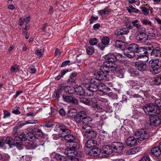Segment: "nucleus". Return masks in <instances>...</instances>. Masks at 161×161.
Returning a JSON list of instances; mask_svg holds the SVG:
<instances>
[{
  "instance_id": "1",
  "label": "nucleus",
  "mask_w": 161,
  "mask_h": 161,
  "mask_svg": "<svg viewBox=\"0 0 161 161\" xmlns=\"http://www.w3.org/2000/svg\"><path fill=\"white\" fill-rule=\"evenodd\" d=\"M117 67V64L114 62L107 61L103 62L102 66L100 67V69L105 72L107 74H109L114 72Z\"/></svg>"
},
{
  "instance_id": "2",
  "label": "nucleus",
  "mask_w": 161,
  "mask_h": 161,
  "mask_svg": "<svg viewBox=\"0 0 161 161\" xmlns=\"http://www.w3.org/2000/svg\"><path fill=\"white\" fill-rule=\"evenodd\" d=\"M150 72L153 75L158 74L159 72V69L161 66V60L158 59L152 60L149 62Z\"/></svg>"
},
{
  "instance_id": "3",
  "label": "nucleus",
  "mask_w": 161,
  "mask_h": 161,
  "mask_svg": "<svg viewBox=\"0 0 161 161\" xmlns=\"http://www.w3.org/2000/svg\"><path fill=\"white\" fill-rule=\"evenodd\" d=\"M86 79V81H87ZM100 81L96 78L91 79L90 80V83H87L86 81H85L83 83L85 87L87 89L88 91L91 92L92 93L93 92L97 91V86Z\"/></svg>"
},
{
  "instance_id": "4",
  "label": "nucleus",
  "mask_w": 161,
  "mask_h": 161,
  "mask_svg": "<svg viewBox=\"0 0 161 161\" xmlns=\"http://www.w3.org/2000/svg\"><path fill=\"white\" fill-rule=\"evenodd\" d=\"M154 105L153 103L147 104L143 107V110L146 113L149 112L157 114L160 113L161 109L159 108L155 103Z\"/></svg>"
},
{
  "instance_id": "5",
  "label": "nucleus",
  "mask_w": 161,
  "mask_h": 161,
  "mask_svg": "<svg viewBox=\"0 0 161 161\" xmlns=\"http://www.w3.org/2000/svg\"><path fill=\"white\" fill-rule=\"evenodd\" d=\"M138 45L136 44L129 45L127 47V51L124 52V55L128 57L133 58L135 56L136 51L138 48Z\"/></svg>"
},
{
  "instance_id": "6",
  "label": "nucleus",
  "mask_w": 161,
  "mask_h": 161,
  "mask_svg": "<svg viewBox=\"0 0 161 161\" xmlns=\"http://www.w3.org/2000/svg\"><path fill=\"white\" fill-rule=\"evenodd\" d=\"M149 136L148 132L142 129L136 131L134 133V136L135 137L140 141L147 139Z\"/></svg>"
},
{
  "instance_id": "7",
  "label": "nucleus",
  "mask_w": 161,
  "mask_h": 161,
  "mask_svg": "<svg viewBox=\"0 0 161 161\" xmlns=\"http://www.w3.org/2000/svg\"><path fill=\"white\" fill-rule=\"evenodd\" d=\"M58 127L60 129V131L59 135L61 137H64L68 136L70 133V131L64 125H59Z\"/></svg>"
},
{
  "instance_id": "8",
  "label": "nucleus",
  "mask_w": 161,
  "mask_h": 161,
  "mask_svg": "<svg viewBox=\"0 0 161 161\" xmlns=\"http://www.w3.org/2000/svg\"><path fill=\"white\" fill-rule=\"evenodd\" d=\"M113 151L117 153H121L123 151V145L120 142H114L111 144Z\"/></svg>"
},
{
  "instance_id": "9",
  "label": "nucleus",
  "mask_w": 161,
  "mask_h": 161,
  "mask_svg": "<svg viewBox=\"0 0 161 161\" xmlns=\"http://www.w3.org/2000/svg\"><path fill=\"white\" fill-rule=\"evenodd\" d=\"M85 132L84 134V136L88 139L94 138L96 137L97 133L96 132L92 129V128H87L86 129L84 130H83Z\"/></svg>"
},
{
  "instance_id": "10",
  "label": "nucleus",
  "mask_w": 161,
  "mask_h": 161,
  "mask_svg": "<svg viewBox=\"0 0 161 161\" xmlns=\"http://www.w3.org/2000/svg\"><path fill=\"white\" fill-rule=\"evenodd\" d=\"M111 146L108 145L103 146L102 149V154L104 157H107L113 152Z\"/></svg>"
},
{
  "instance_id": "11",
  "label": "nucleus",
  "mask_w": 161,
  "mask_h": 161,
  "mask_svg": "<svg viewBox=\"0 0 161 161\" xmlns=\"http://www.w3.org/2000/svg\"><path fill=\"white\" fill-rule=\"evenodd\" d=\"M92 120V118L89 117L84 116L83 120H82L81 124H84L82 126L81 129L82 130H84L86 129L87 128H91V126L88 124Z\"/></svg>"
},
{
  "instance_id": "12",
  "label": "nucleus",
  "mask_w": 161,
  "mask_h": 161,
  "mask_svg": "<svg viewBox=\"0 0 161 161\" xmlns=\"http://www.w3.org/2000/svg\"><path fill=\"white\" fill-rule=\"evenodd\" d=\"M70 91H69V92L70 93H74L79 96H83L85 94V91L83 88L79 86L77 87H73L72 88Z\"/></svg>"
},
{
  "instance_id": "13",
  "label": "nucleus",
  "mask_w": 161,
  "mask_h": 161,
  "mask_svg": "<svg viewBox=\"0 0 161 161\" xmlns=\"http://www.w3.org/2000/svg\"><path fill=\"white\" fill-rule=\"evenodd\" d=\"M16 140L13 139L11 137H7L6 138L5 140V142H4V140L3 139L0 140V147H2L6 143V144L9 145L10 148L12 147L13 145L14 144V142Z\"/></svg>"
},
{
  "instance_id": "14",
  "label": "nucleus",
  "mask_w": 161,
  "mask_h": 161,
  "mask_svg": "<svg viewBox=\"0 0 161 161\" xmlns=\"http://www.w3.org/2000/svg\"><path fill=\"white\" fill-rule=\"evenodd\" d=\"M107 73L105 71L101 70L95 73L94 74V77L99 81L101 80H107Z\"/></svg>"
},
{
  "instance_id": "15",
  "label": "nucleus",
  "mask_w": 161,
  "mask_h": 161,
  "mask_svg": "<svg viewBox=\"0 0 161 161\" xmlns=\"http://www.w3.org/2000/svg\"><path fill=\"white\" fill-rule=\"evenodd\" d=\"M148 36L145 32L138 33L136 37V39L139 42H145L148 39Z\"/></svg>"
},
{
  "instance_id": "16",
  "label": "nucleus",
  "mask_w": 161,
  "mask_h": 161,
  "mask_svg": "<svg viewBox=\"0 0 161 161\" xmlns=\"http://www.w3.org/2000/svg\"><path fill=\"white\" fill-rule=\"evenodd\" d=\"M63 152L64 153L65 155L67 156V158H69L73 156H76L78 155L77 151L74 150L72 149H71V147L67 148L65 150H63Z\"/></svg>"
},
{
  "instance_id": "17",
  "label": "nucleus",
  "mask_w": 161,
  "mask_h": 161,
  "mask_svg": "<svg viewBox=\"0 0 161 161\" xmlns=\"http://www.w3.org/2000/svg\"><path fill=\"white\" fill-rule=\"evenodd\" d=\"M135 67L141 71H144L147 69V64L143 62H136L135 64Z\"/></svg>"
},
{
  "instance_id": "18",
  "label": "nucleus",
  "mask_w": 161,
  "mask_h": 161,
  "mask_svg": "<svg viewBox=\"0 0 161 161\" xmlns=\"http://www.w3.org/2000/svg\"><path fill=\"white\" fill-rule=\"evenodd\" d=\"M86 116L85 112L84 111H81L78 114L74 115V119L76 122L81 124L82 120H83L84 116Z\"/></svg>"
},
{
  "instance_id": "19",
  "label": "nucleus",
  "mask_w": 161,
  "mask_h": 161,
  "mask_svg": "<svg viewBox=\"0 0 161 161\" xmlns=\"http://www.w3.org/2000/svg\"><path fill=\"white\" fill-rule=\"evenodd\" d=\"M137 138H136L134 136L129 137L125 141L126 144L127 146L132 147L136 145L137 140Z\"/></svg>"
},
{
  "instance_id": "20",
  "label": "nucleus",
  "mask_w": 161,
  "mask_h": 161,
  "mask_svg": "<svg viewBox=\"0 0 161 161\" xmlns=\"http://www.w3.org/2000/svg\"><path fill=\"white\" fill-rule=\"evenodd\" d=\"M63 100L64 101L68 103H71L77 104L78 103L77 100L75 97L71 95H63Z\"/></svg>"
},
{
  "instance_id": "21",
  "label": "nucleus",
  "mask_w": 161,
  "mask_h": 161,
  "mask_svg": "<svg viewBox=\"0 0 161 161\" xmlns=\"http://www.w3.org/2000/svg\"><path fill=\"white\" fill-rule=\"evenodd\" d=\"M150 124L154 126H157L159 125L161 122L160 119L159 117L156 114L153 116H151L150 119Z\"/></svg>"
},
{
  "instance_id": "22",
  "label": "nucleus",
  "mask_w": 161,
  "mask_h": 161,
  "mask_svg": "<svg viewBox=\"0 0 161 161\" xmlns=\"http://www.w3.org/2000/svg\"><path fill=\"white\" fill-rule=\"evenodd\" d=\"M145 48L143 47H138V48L137 49V50L136 51L135 53H137L138 54L137 55L138 56L136 58L138 59V58H147V56H145L146 53L147 52L146 51H145Z\"/></svg>"
},
{
  "instance_id": "23",
  "label": "nucleus",
  "mask_w": 161,
  "mask_h": 161,
  "mask_svg": "<svg viewBox=\"0 0 161 161\" xmlns=\"http://www.w3.org/2000/svg\"><path fill=\"white\" fill-rule=\"evenodd\" d=\"M102 43L98 44L99 47L101 50L104 49L106 47V45H108L109 43V39L108 37L105 36L103 37L102 39Z\"/></svg>"
},
{
  "instance_id": "24",
  "label": "nucleus",
  "mask_w": 161,
  "mask_h": 161,
  "mask_svg": "<svg viewBox=\"0 0 161 161\" xmlns=\"http://www.w3.org/2000/svg\"><path fill=\"white\" fill-rule=\"evenodd\" d=\"M151 56L152 58L160 57L161 56V52L158 47L155 48L151 53Z\"/></svg>"
},
{
  "instance_id": "25",
  "label": "nucleus",
  "mask_w": 161,
  "mask_h": 161,
  "mask_svg": "<svg viewBox=\"0 0 161 161\" xmlns=\"http://www.w3.org/2000/svg\"><path fill=\"white\" fill-rule=\"evenodd\" d=\"M97 144V142L95 140H88L85 143V146L86 147L90 148L96 146Z\"/></svg>"
},
{
  "instance_id": "26",
  "label": "nucleus",
  "mask_w": 161,
  "mask_h": 161,
  "mask_svg": "<svg viewBox=\"0 0 161 161\" xmlns=\"http://www.w3.org/2000/svg\"><path fill=\"white\" fill-rule=\"evenodd\" d=\"M101 151L98 148H95L91 149L89 152V155L91 156H96L100 155Z\"/></svg>"
},
{
  "instance_id": "27",
  "label": "nucleus",
  "mask_w": 161,
  "mask_h": 161,
  "mask_svg": "<svg viewBox=\"0 0 161 161\" xmlns=\"http://www.w3.org/2000/svg\"><path fill=\"white\" fill-rule=\"evenodd\" d=\"M129 32V29L127 28L123 27L117 30L115 32V33L119 35L126 34Z\"/></svg>"
},
{
  "instance_id": "28",
  "label": "nucleus",
  "mask_w": 161,
  "mask_h": 161,
  "mask_svg": "<svg viewBox=\"0 0 161 161\" xmlns=\"http://www.w3.org/2000/svg\"><path fill=\"white\" fill-rule=\"evenodd\" d=\"M142 147H134L128 150L127 154L129 155L133 154L140 151Z\"/></svg>"
},
{
  "instance_id": "29",
  "label": "nucleus",
  "mask_w": 161,
  "mask_h": 161,
  "mask_svg": "<svg viewBox=\"0 0 161 161\" xmlns=\"http://www.w3.org/2000/svg\"><path fill=\"white\" fill-rule=\"evenodd\" d=\"M53 158L58 161H64L66 159L65 156L61 155L59 154L54 153L53 154Z\"/></svg>"
},
{
  "instance_id": "30",
  "label": "nucleus",
  "mask_w": 161,
  "mask_h": 161,
  "mask_svg": "<svg viewBox=\"0 0 161 161\" xmlns=\"http://www.w3.org/2000/svg\"><path fill=\"white\" fill-rule=\"evenodd\" d=\"M151 153L152 154L156 157H159L161 154V151L158 147H153L151 149Z\"/></svg>"
},
{
  "instance_id": "31",
  "label": "nucleus",
  "mask_w": 161,
  "mask_h": 161,
  "mask_svg": "<svg viewBox=\"0 0 161 161\" xmlns=\"http://www.w3.org/2000/svg\"><path fill=\"white\" fill-rule=\"evenodd\" d=\"M32 133L35 135L36 138L37 139L39 137H42L43 136V133L41 130L38 128H35L32 130Z\"/></svg>"
},
{
  "instance_id": "32",
  "label": "nucleus",
  "mask_w": 161,
  "mask_h": 161,
  "mask_svg": "<svg viewBox=\"0 0 161 161\" xmlns=\"http://www.w3.org/2000/svg\"><path fill=\"white\" fill-rule=\"evenodd\" d=\"M76 76V73L75 72L72 73L70 75L69 79L67 80V83L69 84H71L75 83Z\"/></svg>"
},
{
  "instance_id": "33",
  "label": "nucleus",
  "mask_w": 161,
  "mask_h": 161,
  "mask_svg": "<svg viewBox=\"0 0 161 161\" xmlns=\"http://www.w3.org/2000/svg\"><path fill=\"white\" fill-rule=\"evenodd\" d=\"M69 145L71 149H72L76 151L79 149L80 147L79 143L76 142H72L70 143Z\"/></svg>"
},
{
  "instance_id": "34",
  "label": "nucleus",
  "mask_w": 161,
  "mask_h": 161,
  "mask_svg": "<svg viewBox=\"0 0 161 161\" xmlns=\"http://www.w3.org/2000/svg\"><path fill=\"white\" fill-rule=\"evenodd\" d=\"M28 140L31 142H34L36 139V137L35 135L32 133V130L31 132H29L27 134Z\"/></svg>"
},
{
  "instance_id": "35",
  "label": "nucleus",
  "mask_w": 161,
  "mask_h": 161,
  "mask_svg": "<svg viewBox=\"0 0 161 161\" xmlns=\"http://www.w3.org/2000/svg\"><path fill=\"white\" fill-rule=\"evenodd\" d=\"M99 103L101 106L106 108L108 105V102L106 99L100 98L99 99Z\"/></svg>"
},
{
  "instance_id": "36",
  "label": "nucleus",
  "mask_w": 161,
  "mask_h": 161,
  "mask_svg": "<svg viewBox=\"0 0 161 161\" xmlns=\"http://www.w3.org/2000/svg\"><path fill=\"white\" fill-rule=\"evenodd\" d=\"M143 114L142 112L138 110H135L133 112V115L132 116V118L137 119L139 117H142Z\"/></svg>"
},
{
  "instance_id": "37",
  "label": "nucleus",
  "mask_w": 161,
  "mask_h": 161,
  "mask_svg": "<svg viewBox=\"0 0 161 161\" xmlns=\"http://www.w3.org/2000/svg\"><path fill=\"white\" fill-rule=\"evenodd\" d=\"M103 58L106 59L108 60V61H112L114 62L115 61V56L113 54H108L105 55Z\"/></svg>"
},
{
  "instance_id": "38",
  "label": "nucleus",
  "mask_w": 161,
  "mask_h": 161,
  "mask_svg": "<svg viewBox=\"0 0 161 161\" xmlns=\"http://www.w3.org/2000/svg\"><path fill=\"white\" fill-rule=\"evenodd\" d=\"M126 9L130 13L132 12L135 13H139L140 11L137 9L134 8L132 5H130L129 7H127Z\"/></svg>"
},
{
  "instance_id": "39",
  "label": "nucleus",
  "mask_w": 161,
  "mask_h": 161,
  "mask_svg": "<svg viewBox=\"0 0 161 161\" xmlns=\"http://www.w3.org/2000/svg\"><path fill=\"white\" fill-rule=\"evenodd\" d=\"M27 136L25 135V134L23 133L20 135L19 136L16 137L15 140L16 141L19 139L20 141H25L28 140Z\"/></svg>"
},
{
  "instance_id": "40",
  "label": "nucleus",
  "mask_w": 161,
  "mask_h": 161,
  "mask_svg": "<svg viewBox=\"0 0 161 161\" xmlns=\"http://www.w3.org/2000/svg\"><path fill=\"white\" fill-rule=\"evenodd\" d=\"M116 69L114 70V71H116V75L120 78H122L123 76L124 71L123 70L117 67L115 68Z\"/></svg>"
},
{
  "instance_id": "41",
  "label": "nucleus",
  "mask_w": 161,
  "mask_h": 161,
  "mask_svg": "<svg viewBox=\"0 0 161 161\" xmlns=\"http://www.w3.org/2000/svg\"><path fill=\"white\" fill-rule=\"evenodd\" d=\"M128 72L131 75L134 76L139 74L138 72L137 71L136 69L134 68H130L128 69Z\"/></svg>"
},
{
  "instance_id": "42",
  "label": "nucleus",
  "mask_w": 161,
  "mask_h": 161,
  "mask_svg": "<svg viewBox=\"0 0 161 161\" xmlns=\"http://www.w3.org/2000/svg\"><path fill=\"white\" fill-rule=\"evenodd\" d=\"M125 46V42L120 40L116 41L115 42V46L117 47L122 49L124 48Z\"/></svg>"
},
{
  "instance_id": "43",
  "label": "nucleus",
  "mask_w": 161,
  "mask_h": 161,
  "mask_svg": "<svg viewBox=\"0 0 161 161\" xmlns=\"http://www.w3.org/2000/svg\"><path fill=\"white\" fill-rule=\"evenodd\" d=\"M97 91L98 90L100 92H104V90L106 88V86L104 84L101 83L100 82L98 85L97 86Z\"/></svg>"
},
{
  "instance_id": "44",
  "label": "nucleus",
  "mask_w": 161,
  "mask_h": 161,
  "mask_svg": "<svg viewBox=\"0 0 161 161\" xmlns=\"http://www.w3.org/2000/svg\"><path fill=\"white\" fill-rule=\"evenodd\" d=\"M153 43H147L146 44L145 50L150 51V50H154V47L153 46Z\"/></svg>"
},
{
  "instance_id": "45",
  "label": "nucleus",
  "mask_w": 161,
  "mask_h": 161,
  "mask_svg": "<svg viewBox=\"0 0 161 161\" xmlns=\"http://www.w3.org/2000/svg\"><path fill=\"white\" fill-rule=\"evenodd\" d=\"M75 137L74 136L70 133L68 135L65 137L64 139L66 141L70 142V143L73 142L75 139Z\"/></svg>"
},
{
  "instance_id": "46",
  "label": "nucleus",
  "mask_w": 161,
  "mask_h": 161,
  "mask_svg": "<svg viewBox=\"0 0 161 161\" xmlns=\"http://www.w3.org/2000/svg\"><path fill=\"white\" fill-rule=\"evenodd\" d=\"M153 81L155 85H160L161 84V77L160 76L154 78Z\"/></svg>"
},
{
  "instance_id": "47",
  "label": "nucleus",
  "mask_w": 161,
  "mask_h": 161,
  "mask_svg": "<svg viewBox=\"0 0 161 161\" xmlns=\"http://www.w3.org/2000/svg\"><path fill=\"white\" fill-rule=\"evenodd\" d=\"M110 11L105 8L104 9L98 11V14L102 16H104L105 14H108Z\"/></svg>"
},
{
  "instance_id": "48",
  "label": "nucleus",
  "mask_w": 161,
  "mask_h": 161,
  "mask_svg": "<svg viewBox=\"0 0 161 161\" xmlns=\"http://www.w3.org/2000/svg\"><path fill=\"white\" fill-rule=\"evenodd\" d=\"M80 102L86 105H88L90 104L91 101L84 97L80 98Z\"/></svg>"
},
{
  "instance_id": "49",
  "label": "nucleus",
  "mask_w": 161,
  "mask_h": 161,
  "mask_svg": "<svg viewBox=\"0 0 161 161\" xmlns=\"http://www.w3.org/2000/svg\"><path fill=\"white\" fill-rule=\"evenodd\" d=\"M19 66L16 65H13L11 66L10 72L11 73L16 72L19 71Z\"/></svg>"
},
{
  "instance_id": "50",
  "label": "nucleus",
  "mask_w": 161,
  "mask_h": 161,
  "mask_svg": "<svg viewBox=\"0 0 161 161\" xmlns=\"http://www.w3.org/2000/svg\"><path fill=\"white\" fill-rule=\"evenodd\" d=\"M87 53L89 55H92L95 52L94 47L92 46H89L86 49Z\"/></svg>"
},
{
  "instance_id": "51",
  "label": "nucleus",
  "mask_w": 161,
  "mask_h": 161,
  "mask_svg": "<svg viewBox=\"0 0 161 161\" xmlns=\"http://www.w3.org/2000/svg\"><path fill=\"white\" fill-rule=\"evenodd\" d=\"M13 146H16L19 150H21L23 148L22 143L21 142H15Z\"/></svg>"
},
{
  "instance_id": "52",
  "label": "nucleus",
  "mask_w": 161,
  "mask_h": 161,
  "mask_svg": "<svg viewBox=\"0 0 161 161\" xmlns=\"http://www.w3.org/2000/svg\"><path fill=\"white\" fill-rule=\"evenodd\" d=\"M138 20L137 19L132 21V24L133 27L135 26L136 27L137 29L139 28L141 26V25L139 23H138Z\"/></svg>"
},
{
  "instance_id": "53",
  "label": "nucleus",
  "mask_w": 161,
  "mask_h": 161,
  "mask_svg": "<svg viewBox=\"0 0 161 161\" xmlns=\"http://www.w3.org/2000/svg\"><path fill=\"white\" fill-rule=\"evenodd\" d=\"M97 42L98 41L96 38H92L90 39L89 41L90 44L92 46L96 45Z\"/></svg>"
},
{
  "instance_id": "54",
  "label": "nucleus",
  "mask_w": 161,
  "mask_h": 161,
  "mask_svg": "<svg viewBox=\"0 0 161 161\" xmlns=\"http://www.w3.org/2000/svg\"><path fill=\"white\" fill-rule=\"evenodd\" d=\"M141 22L143 25L150 26H152V24L151 22L147 19H143L142 20Z\"/></svg>"
},
{
  "instance_id": "55",
  "label": "nucleus",
  "mask_w": 161,
  "mask_h": 161,
  "mask_svg": "<svg viewBox=\"0 0 161 161\" xmlns=\"http://www.w3.org/2000/svg\"><path fill=\"white\" fill-rule=\"evenodd\" d=\"M18 127L16 126L14 127L12 131L13 135L14 137V138H16V137H18Z\"/></svg>"
},
{
  "instance_id": "56",
  "label": "nucleus",
  "mask_w": 161,
  "mask_h": 161,
  "mask_svg": "<svg viewBox=\"0 0 161 161\" xmlns=\"http://www.w3.org/2000/svg\"><path fill=\"white\" fill-rule=\"evenodd\" d=\"M142 11L145 15H147L149 13V9L147 8L142 7L141 8Z\"/></svg>"
},
{
  "instance_id": "57",
  "label": "nucleus",
  "mask_w": 161,
  "mask_h": 161,
  "mask_svg": "<svg viewBox=\"0 0 161 161\" xmlns=\"http://www.w3.org/2000/svg\"><path fill=\"white\" fill-rule=\"evenodd\" d=\"M44 49H43L36 50V54L38 56L40 57L43 54Z\"/></svg>"
},
{
  "instance_id": "58",
  "label": "nucleus",
  "mask_w": 161,
  "mask_h": 161,
  "mask_svg": "<svg viewBox=\"0 0 161 161\" xmlns=\"http://www.w3.org/2000/svg\"><path fill=\"white\" fill-rule=\"evenodd\" d=\"M76 110L75 109H72L69 110L68 112V114L70 116H74V115L76 114Z\"/></svg>"
},
{
  "instance_id": "59",
  "label": "nucleus",
  "mask_w": 161,
  "mask_h": 161,
  "mask_svg": "<svg viewBox=\"0 0 161 161\" xmlns=\"http://www.w3.org/2000/svg\"><path fill=\"white\" fill-rule=\"evenodd\" d=\"M65 86V84L64 83H63L60 85V86L58 87V88L57 90L58 91L61 92H62V91L64 89Z\"/></svg>"
},
{
  "instance_id": "60",
  "label": "nucleus",
  "mask_w": 161,
  "mask_h": 161,
  "mask_svg": "<svg viewBox=\"0 0 161 161\" xmlns=\"http://www.w3.org/2000/svg\"><path fill=\"white\" fill-rule=\"evenodd\" d=\"M140 161H150V159L148 155L146 154L143 156Z\"/></svg>"
},
{
  "instance_id": "61",
  "label": "nucleus",
  "mask_w": 161,
  "mask_h": 161,
  "mask_svg": "<svg viewBox=\"0 0 161 161\" xmlns=\"http://www.w3.org/2000/svg\"><path fill=\"white\" fill-rule=\"evenodd\" d=\"M115 61L117 60L121 61L122 60V55L121 54H118L116 55H115Z\"/></svg>"
},
{
  "instance_id": "62",
  "label": "nucleus",
  "mask_w": 161,
  "mask_h": 161,
  "mask_svg": "<svg viewBox=\"0 0 161 161\" xmlns=\"http://www.w3.org/2000/svg\"><path fill=\"white\" fill-rule=\"evenodd\" d=\"M61 93V92H59L57 90L56 92L53 94V97L56 98H59L60 97V95Z\"/></svg>"
},
{
  "instance_id": "63",
  "label": "nucleus",
  "mask_w": 161,
  "mask_h": 161,
  "mask_svg": "<svg viewBox=\"0 0 161 161\" xmlns=\"http://www.w3.org/2000/svg\"><path fill=\"white\" fill-rule=\"evenodd\" d=\"M29 69L31 73H34L36 72V70L35 67L33 66H31L29 68Z\"/></svg>"
},
{
  "instance_id": "64",
  "label": "nucleus",
  "mask_w": 161,
  "mask_h": 161,
  "mask_svg": "<svg viewBox=\"0 0 161 161\" xmlns=\"http://www.w3.org/2000/svg\"><path fill=\"white\" fill-rule=\"evenodd\" d=\"M69 161H79V159L73 156L71 157L68 158Z\"/></svg>"
}]
</instances>
